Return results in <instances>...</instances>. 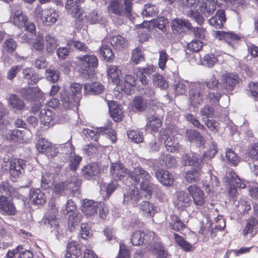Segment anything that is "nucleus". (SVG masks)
I'll return each mask as SVG.
<instances>
[{"label":"nucleus","instance_id":"obj_1","mask_svg":"<svg viewBox=\"0 0 258 258\" xmlns=\"http://www.w3.org/2000/svg\"><path fill=\"white\" fill-rule=\"evenodd\" d=\"M185 165L195 166L185 172V178L186 181L192 183L197 182L201 180L203 173L201 168L203 164V160L193 155H184L182 157Z\"/></svg>","mask_w":258,"mask_h":258},{"label":"nucleus","instance_id":"obj_2","mask_svg":"<svg viewBox=\"0 0 258 258\" xmlns=\"http://www.w3.org/2000/svg\"><path fill=\"white\" fill-rule=\"evenodd\" d=\"M6 113L0 111V134L5 136L6 138L13 142L21 143L27 142L29 138L26 137V133L19 130H9L6 132L7 126L9 121L6 119Z\"/></svg>","mask_w":258,"mask_h":258},{"label":"nucleus","instance_id":"obj_3","mask_svg":"<svg viewBox=\"0 0 258 258\" xmlns=\"http://www.w3.org/2000/svg\"><path fill=\"white\" fill-rule=\"evenodd\" d=\"M2 166L5 171L10 172L14 180H16L23 173L25 164L22 159L10 160L9 158H4Z\"/></svg>","mask_w":258,"mask_h":258},{"label":"nucleus","instance_id":"obj_4","mask_svg":"<svg viewBox=\"0 0 258 258\" xmlns=\"http://www.w3.org/2000/svg\"><path fill=\"white\" fill-rule=\"evenodd\" d=\"M207 92L205 84L201 83H194L189 91V100L190 104L196 107L203 102Z\"/></svg>","mask_w":258,"mask_h":258},{"label":"nucleus","instance_id":"obj_5","mask_svg":"<svg viewBox=\"0 0 258 258\" xmlns=\"http://www.w3.org/2000/svg\"><path fill=\"white\" fill-rule=\"evenodd\" d=\"M81 72L89 77L93 72V69L98 66V59L94 55H85L78 57Z\"/></svg>","mask_w":258,"mask_h":258},{"label":"nucleus","instance_id":"obj_6","mask_svg":"<svg viewBox=\"0 0 258 258\" xmlns=\"http://www.w3.org/2000/svg\"><path fill=\"white\" fill-rule=\"evenodd\" d=\"M84 135L87 138H90L95 141H97L99 136L101 135H108L112 136L111 140L112 142L116 141V137L114 136V132L112 128L110 126L106 127H101L95 130H90L88 128L83 130Z\"/></svg>","mask_w":258,"mask_h":258},{"label":"nucleus","instance_id":"obj_7","mask_svg":"<svg viewBox=\"0 0 258 258\" xmlns=\"http://www.w3.org/2000/svg\"><path fill=\"white\" fill-rule=\"evenodd\" d=\"M188 192L191 197L193 203L197 208L203 207L206 203V197L203 191L196 184L191 185L187 188Z\"/></svg>","mask_w":258,"mask_h":258},{"label":"nucleus","instance_id":"obj_8","mask_svg":"<svg viewBox=\"0 0 258 258\" xmlns=\"http://www.w3.org/2000/svg\"><path fill=\"white\" fill-rule=\"evenodd\" d=\"M149 235L150 237H152V239L154 240V243H149L148 246V249L152 250L153 252L156 255L157 258H166L167 256V251L165 250V247L162 243L158 241L155 233L152 231H149L146 235Z\"/></svg>","mask_w":258,"mask_h":258},{"label":"nucleus","instance_id":"obj_9","mask_svg":"<svg viewBox=\"0 0 258 258\" xmlns=\"http://www.w3.org/2000/svg\"><path fill=\"white\" fill-rule=\"evenodd\" d=\"M22 96L28 101H43L44 94L37 87H28L21 89Z\"/></svg>","mask_w":258,"mask_h":258},{"label":"nucleus","instance_id":"obj_10","mask_svg":"<svg viewBox=\"0 0 258 258\" xmlns=\"http://www.w3.org/2000/svg\"><path fill=\"white\" fill-rule=\"evenodd\" d=\"M36 147L40 153L45 154L48 157L53 158L57 155L58 151L57 149L53 146L50 142L45 139H39Z\"/></svg>","mask_w":258,"mask_h":258},{"label":"nucleus","instance_id":"obj_11","mask_svg":"<svg viewBox=\"0 0 258 258\" xmlns=\"http://www.w3.org/2000/svg\"><path fill=\"white\" fill-rule=\"evenodd\" d=\"M239 80L236 74L225 72L222 79V87L227 91H232L238 83Z\"/></svg>","mask_w":258,"mask_h":258},{"label":"nucleus","instance_id":"obj_12","mask_svg":"<svg viewBox=\"0 0 258 258\" xmlns=\"http://www.w3.org/2000/svg\"><path fill=\"white\" fill-rule=\"evenodd\" d=\"M60 99L63 106L66 109L72 108L78 105L79 97H75L67 90L61 91Z\"/></svg>","mask_w":258,"mask_h":258},{"label":"nucleus","instance_id":"obj_13","mask_svg":"<svg viewBox=\"0 0 258 258\" xmlns=\"http://www.w3.org/2000/svg\"><path fill=\"white\" fill-rule=\"evenodd\" d=\"M0 212L8 215H14L16 213V208L13 203L4 196L0 197Z\"/></svg>","mask_w":258,"mask_h":258},{"label":"nucleus","instance_id":"obj_14","mask_svg":"<svg viewBox=\"0 0 258 258\" xmlns=\"http://www.w3.org/2000/svg\"><path fill=\"white\" fill-rule=\"evenodd\" d=\"M98 208V202L85 199L83 203L82 211L87 217H91L96 214Z\"/></svg>","mask_w":258,"mask_h":258},{"label":"nucleus","instance_id":"obj_15","mask_svg":"<svg viewBox=\"0 0 258 258\" xmlns=\"http://www.w3.org/2000/svg\"><path fill=\"white\" fill-rule=\"evenodd\" d=\"M30 201L35 205H43L46 202V197L39 188L31 189L29 192Z\"/></svg>","mask_w":258,"mask_h":258},{"label":"nucleus","instance_id":"obj_16","mask_svg":"<svg viewBox=\"0 0 258 258\" xmlns=\"http://www.w3.org/2000/svg\"><path fill=\"white\" fill-rule=\"evenodd\" d=\"M191 24L186 19H174L172 21L171 29L174 33H181L191 28Z\"/></svg>","mask_w":258,"mask_h":258},{"label":"nucleus","instance_id":"obj_17","mask_svg":"<svg viewBox=\"0 0 258 258\" xmlns=\"http://www.w3.org/2000/svg\"><path fill=\"white\" fill-rule=\"evenodd\" d=\"M108 105L112 119L115 121L121 120L123 116L121 106L113 101L108 102Z\"/></svg>","mask_w":258,"mask_h":258},{"label":"nucleus","instance_id":"obj_18","mask_svg":"<svg viewBox=\"0 0 258 258\" xmlns=\"http://www.w3.org/2000/svg\"><path fill=\"white\" fill-rule=\"evenodd\" d=\"M215 34L221 39H224L229 45L235 47L236 44L239 40V37L236 34L231 32L217 31Z\"/></svg>","mask_w":258,"mask_h":258},{"label":"nucleus","instance_id":"obj_19","mask_svg":"<svg viewBox=\"0 0 258 258\" xmlns=\"http://www.w3.org/2000/svg\"><path fill=\"white\" fill-rule=\"evenodd\" d=\"M84 89L86 95H97L103 93L104 87L98 82L88 83L84 84Z\"/></svg>","mask_w":258,"mask_h":258},{"label":"nucleus","instance_id":"obj_20","mask_svg":"<svg viewBox=\"0 0 258 258\" xmlns=\"http://www.w3.org/2000/svg\"><path fill=\"white\" fill-rule=\"evenodd\" d=\"M176 199L175 204L178 208L183 209L189 206L191 200L189 193L183 191H179L176 192Z\"/></svg>","mask_w":258,"mask_h":258},{"label":"nucleus","instance_id":"obj_21","mask_svg":"<svg viewBox=\"0 0 258 258\" xmlns=\"http://www.w3.org/2000/svg\"><path fill=\"white\" fill-rule=\"evenodd\" d=\"M155 175L158 181L165 186H170L173 182L174 178L172 175L167 170L158 169Z\"/></svg>","mask_w":258,"mask_h":258},{"label":"nucleus","instance_id":"obj_22","mask_svg":"<svg viewBox=\"0 0 258 258\" xmlns=\"http://www.w3.org/2000/svg\"><path fill=\"white\" fill-rule=\"evenodd\" d=\"M225 22V11L223 10H219L214 16L209 20V24L216 29L221 28Z\"/></svg>","mask_w":258,"mask_h":258},{"label":"nucleus","instance_id":"obj_23","mask_svg":"<svg viewBox=\"0 0 258 258\" xmlns=\"http://www.w3.org/2000/svg\"><path fill=\"white\" fill-rule=\"evenodd\" d=\"M136 85L135 78L132 75H126L122 82L118 85L126 94H131L134 87Z\"/></svg>","mask_w":258,"mask_h":258},{"label":"nucleus","instance_id":"obj_24","mask_svg":"<svg viewBox=\"0 0 258 258\" xmlns=\"http://www.w3.org/2000/svg\"><path fill=\"white\" fill-rule=\"evenodd\" d=\"M107 75L114 84L116 85L120 84V78L122 76V72L120 68L115 66L109 67L107 70Z\"/></svg>","mask_w":258,"mask_h":258},{"label":"nucleus","instance_id":"obj_25","mask_svg":"<svg viewBox=\"0 0 258 258\" xmlns=\"http://www.w3.org/2000/svg\"><path fill=\"white\" fill-rule=\"evenodd\" d=\"M81 254V246L77 242H70L68 243L65 255L66 258H78Z\"/></svg>","mask_w":258,"mask_h":258},{"label":"nucleus","instance_id":"obj_26","mask_svg":"<svg viewBox=\"0 0 258 258\" xmlns=\"http://www.w3.org/2000/svg\"><path fill=\"white\" fill-rule=\"evenodd\" d=\"M27 20V17L21 10H16L11 18L12 23L18 28L25 26Z\"/></svg>","mask_w":258,"mask_h":258},{"label":"nucleus","instance_id":"obj_27","mask_svg":"<svg viewBox=\"0 0 258 258\" xmlns=\"http://www.w3.org/2000/svg\"><path fill=\"white\" fill-rule=\"evenodd\" d=\"M57 212V211L54 207H51V209L46 214L44 222L45 224L49 225L51 228L54 229H56L58 226V221L56 218Z\"/></svg>","mask_w":258,"mask_h":258},{"label":"nucleus","instance_id":"obj_28","mask_svg":"<svg viewBox=\"0 0 258 258\" xmlns=\"http://www.w3.org/2000/svg\"><path fill=\"white\" fill-rule=\"evenodd\" d=\"M110 173L113 178L116 180L120 179L127 174L123 166L117 163H114L111 165Z\"/></svg>","mask_w":258,"mask_h":258},{"label":"nucleus","instance_id":"obj_29","mask_svg":"<svg viewBox=\"0 0 258 258\" xmlns=\"http://www.w3.org/2000/svg\"><path fill=\"white\" fill-rule=\"evenodd\" d=\"M216 9V5L214 0H204L200 4L199 10L203 14L211 15Z\"/></svg>","mask_w":258,"mask_h":258},{"label":"nucleus","instance_id":"obj_30","mask_svg":"<svg viewBox=\"0 0 258 258\" xmlns=\"http://www.w3.org/2000/svg\"><path fill=\"white\" fill-rule=\"evenodd\" d=\"M87 21L91 24H99L105 25L107 22L106 18L101 15L96 11L90 12L87 16Z\"/></svg>","mask_w":258,"mask_h":258},{"label":"nucleus","instance_id":"obj_31","mask_svg":"<svg viewBox=\"0 0 258 258\" xmlns=\"http://www.w3.org/2000/svg\"><path fill=\"white\" fill-rule=\"evenodd\" d=\"M258 222L254 218H249L246 222V225L243 231V234L244 236L248 234H250L251 236L255 235L258 231V228L256 225Z\"/></svg>","mask_w":258,"mask_h":258},{"label":"nucleus","instance_id":"obj_32","mask_svg":"<svg viewBox=\"0 0 258 258\" xmlns=\"http://www.w3.org/2000/svg\"><path fill=\"white\" fill-rule=\"evenodd\" d=\"M186 138L190 142H197L200 146L204 145L205 143V140L204 137L197 131L189 129L185 133Z\"/></svg>","mask_w":258,"mask_h":258},{"label":"nucleus","instance_id":"obj_33","mask_svg":"<svg viewBox=\"0 0 258 258\" xmlns=\"http://www.w3.org/2000/svg\"><path fill=\"white\" fill-rule=\"evenodd\" d=\"M99 171L100 167L97 163L88 164L82 168V172L87 178L97 175Z\"/></svg>","mask_w":258,"mask_h":258},{"label":"nucleus","instance_id":"obj_34","mask_svg":"<svg viewBox=\"0 0 258 258\" xmlns=\"http://www.w3.org/2000/svg\"><path fill=\"white\" fill-rule=\"evenodd\" d=\"M46 50L47 53H52L58 46V43L55 37L50 34L45 37Z\"/></svg>","mask_w":258,"mask_h":258},{"label":"nucleus","instance_id":"obj_35","mask_svg":"<svg viewBox=\"0 0 258 258\" xmlns=\"http://www.w3.org/2000/svg\"><path fill=\"white\" fill-rule=\"evenodd\" d=\"M110 42L112 46L118 49L126 47L127 45V40L120 35L112 36Z\"/></svg>","mask_w":258,"mask_h":258},{"label":"nucleus","instance_id":"obj_36","mask_svg":"<svg viewBox=\"0 0 258 258\" xmlns=\"http://www.w3.org/2000/svg\"><path fill=\"white\" fill-rule=\"evenodd\" d=\"M164 144L167 150L170 152H174L178 150L179 148L177 139L172 135L168 136L164 141Z\"/></svg>","mask_w":258,"mask_h":258},{"label":"nucleus","instance_id":"obj_37","mask_svg":"<svg viewBox=\"0 0 258 258\" xmlns=\"http://www.w3.org/2000/svg\"><path fill=\"white\" fill-rule=\"evenodd\" d=\"M81 2V0H67L65 8L68 13L76 16L80 11L79 4Z\"/></svg>","mask_w":258,"mask_h":258},{"label":"nucleus","instance_id":"obj_38","mask_svg":"<svg viewBox=\"0 0 258 258\" xmlns=\"http://www.w3.org/2000/svg\"><path fill=\"white\" fill-rule=\"evenodd\" d=\"M39 119L41 122L45 125H48L52 121L53 115L51 110L43 108L41 109L39 114Z\"/></svg>","mask_w":258,"mask_h":258},{"label":"nucleus","instance_id":"obj_39","mask_svg":"<svg viewBox=\"0 0 258 258\" xmlns=\"http://www.w3.org/2000/svg\"><path fill=\"white\" fill-rule=\"evenodd\" d=\"M159 162L161 166L171 168L176 164V160L174 157L170 154H162L159 158Z\"/></svg>","mask_w":258,"mask_h":258},{"label":"nucleus","instance_id":"obj_40","mask_svg":"<svg viewBox=\"0 0 258 258\" xmlns=\"http://www.w3.org/2000/svg\"><path fill=\"white\" fill-rule=\"evenodd\" d=\"M58 15L55 10L53 9L44 10V21L50 24L55 23Z\"/></svg>","mask_w":258,"mask_h":258},{"label":"nucleus","instance_id":"obj_41","mask_svg":"<svg viewBox=\"0 0 258 258\" xmlns=\"http://www.w3.org/2000/svg\"><path fill=\"white\" fill-rule=\"evenodd\" d=\"M185 224L176 215L171 216V221L169 222V227L175 231H179L185 228Z\"/></svg>","mask_w":258,"mask_h":258},{"label":"nucleus","instance_id":"obj_42","mask_svg":"<svg viewBox=\"0 0 258 258\" xmlns=\"http://www.w3.org/2000/svg\"><path fill=\"white\" fill-rule=\"evenodd\" d=\"M9 102L11 106L17 110H22L25 108L24 101L16 95L13 94L10 96Z\"/></svg>","mask_w":258,"mask_h":258},{"label":"nucleus","instance_id":"obj_43","mask_svg":"<svg viewBox=\"0 0 258 258\" xmlns=\"http://www.w3.org/2000/svg\"><path fill=\"white\" fill-rule=\"evenodd\" d=\"M144 49L141 47H137L134 49L132 53V61L135 64H138L141 61H144Z\"/></svg>","mask_w":258,"mask_h":258},{"label":"nucleus","instance_id":"obj_44","mask_svg":"<svg viewBox=\"0 0 258 258\" xmlns=\"http://www.w3.org/2000/svg\"><path fill=\"white\" fill-rule=\"evenodd\" d=\"M134 174L130 175L129 174V176L131 177L132 179H134V180L136 182H139L140 181V177H141L142 179V180L141 181V183L140 184L141 187L142 189L144 190L145 187H144V170H143L142 168L141 167H138L137 168H135L134 170Z\"/></svg>","mask_w":258,"mask_h":258},{"label":"nucleus","instance_id":"obj_45","mask_svg":"<svg viewBox=\"0 0 258 258\" xmlns=\"http://www.w3.org/2000/svg\"><path fill=\"white\" fill-rule=\"evenodd\" d=\"M173 235L175 242L184 250L190 251L192 249L191 244L185 240L182 236L177 233H174Z\"/></svg>","mask_w":258,"mask_h":258},{"label":"nucleus","instance_id":"obj_46","mask_svg":"<svg viewBox=\"0 0 258 258\" xmlns=\"http://www.w3.org/2000/svg\"><path fill=\"white\" fill-rule=\"evenodd\" d=\"M145 233L140 230L135 232L132 235L131 241L134 245L138 246L144 243Z\"/></svg>","mask_w":258,"mask_h":258},{"label":"nucleus","instance_id":"obj_47","mask_svg":"<svg viewBox=\"0 0 258 258\" xmlns=\"http://www.w3.org/2000/svg\"><path fill=\"white\" fill-rule=\"evenodd\" d=\"M152 81L155 86H157L161 88L164 89L168 87L167 83L166 82L163 77L159 74L156 73L153 75Z\"/></svg>","mask_w":258,"mask_h":258},{"label":"nucleus","instance_id":"obj_48","mask_svg":"<svg viewBox=\"0 0 258 258\" xmlns=\"http://www.w3.org/2000/svg\"><path fill=\"white\" fill-rule=\"evenodd\" d=\"M53 182V175L51 173L44 172L41 178V186L44 189H47L50 186Z\"/></svg>","mask_w":258,"mask_h":258},{"label":"nucleus","instance_id":"obj_49","mask_svg":"<svg viewBox=\"0 0 258 258\" xmlns=\"http://www.w3.org/2000/svg\"><path fill=\"white\" fill-rule=\"evenodd\" d=\"M100 54L107 61L111 60L113 58V53L110 47L107 45H102L100 48Z\"/></svg>","mask_w":258,"mask_h":258},{"label":"nucleus","instance_id":"obj_50","mask_svg":"<svg viewBox=\"0 0 258 258\" xmlns=\"http://www.w3.org/2000/svg\"><path fill=\"white\" fill-rule=\"evenodd\" d=\"M127 136L130 139L136 143L142 142L144 139L143 133L138 131H130L127 133Z\"/></svg>","mask_w":258,"mask_h":258},{"label":"nucleus","instance_id":"obj_51","mask_svg":"<svg viewBox=\"0 0 258 258\" xmlns=\"http://www.w3.org/2000/svg\"><path fill=\"white\" fill-rule=\"evenodd\" d=\"M109 12L117 15H120L122 11V6L118 0H112L108 7Z\"/></svg>","mask_w":258,"mask_h":258},{"label":"nucleus","instance_id":"obj_52","mask_svg":"<svg viewBox=\"0 0 258 258\" xmlns=\"http://www.w3.org/2000/svg\"><path fill=\"white\" fill-rule=\"evenodd\" d=\"M0 193H6L12 197H16L17 196V191L13 187L10 186L8 183H5L0 185Z\"/></svg>","mask_w":258,"mask_h":258},{"label":"nucleus","instance_id":"obj_53","mask_svg":"<svg viewBox=\"0 0 258 258\" xmlns=\"http://www.w3.org/2000/svg\"><path fill=\"white\" fill-rule=\"evenodd\" d=\"M44 37L42 34L38 33L33 44V48L37 51H42L44 49Z\"/></svg>","mask_w":258,"mask_h":258},{"label":"nucleus","instance_id":"obj_54","mask_svg":"<svg viewBox=\"0 0 258 258\" xmlns=\"http://www.w3.org/2000/svg\"><path fill=\"white\" fill-rule=\"evenodd\" d=\"M247 94L254 98H258V83L250 82L246 87Z\"/></svg>","mask_w":258,"mask_h":258},{"label":"nucleus","instance_id":"obj_55","mask_svg":"<svg viewBox=\"0 0 258 258\" xmlns=\"http://www.w3.org/2000/svg\"><path fill=\"white\" fill-rule=\"evenodd\" d=\"M218 152L217 144L215 142L212 141L209 149L205 151L201 158L208 157L209 158H213ZM202 160V159H201Z\"/></svg>","mask_w":258,"mask_h":258},{"label":"nucleus","instance_id":"obj_56","mask_svg":"<svg viewBox=\"0 0 258 258\" xmlns=\"http://www.w3.org/2000/svg\"><path fill=\"white\" fill-rule=\"evenodd\" d=\"M187 82L181 81H179L174 85V89L175 93L177 95H183L184 94L187 89L186 86Z\"/></svg>","mask_w":258,"mask_h":258},{"label":"nucleus","instance_id":"obj_57","mask_svg":"<svg viewBox=\"0 0 258 258\" xmlns=\"http://www.w3.org/2000/svg\"><path fill=\"white\" fill-rule=\"evenodd\" d=\"M17 42L12 38H9L5 40L4 44V49L8 52H13L17 47Z\"/></svg>","mask_w":258,"mask_h":258},{"label":"nucleus","instance_id":"obj_58","mask_svg":"<svg viewBox=\"0 0 258 258\" xmlns=\"http://www.w3.org/2000/svg\"><path fill=\"white\" fill-rule=\"evenodd\" d=\"M124 202L125 201L128 202L130 201L138 202L141 198V196L139 191L136 189H132L130 194L127 195H124Z\"/></svg>","mask_w":258,"mask_h":258},{"label":"nucleus","instance_id":"obj_59","mask_svg":"<svg viewBox=\"0 0 258 258\" xmlns=\"http://www.w3.org/2000/svg\"><path fill=\"white\" fill-rule=\"evenodd\" d=\"M76 209V206L74 202L72 200H69L67 201L66 206L62 208V211L63 213L66 215L69 213H73L77 212Z\"/></svg>","mask_w":258,"mask_h":258},{"label":"nucleus","instance_id":"obj_60","mask_svg":"<svg viewBox=\"0 0 258 258\" xmlns=\"http://www.w3.org/2000/svg\"><path fill=\"white\" fill-rule=\"evenodd\" d=\"M68 44L70 45L71 47H74L80 51L87 52L89 50L87 46L80 41L71 40L68 42Z\"/></svg>","mask_w":258,"mask_h":258},{"label":"nucleus","instance_id":"obj_61","mask_svg":"<svg viewBox=\"0 0 258 258\" xmlns=\"http://www.w3.org/2000/svg\"><path fill=\"white\" fill-rule=\"evenodd\" d=\"M46 78L48 81L52 83L57 82L59 78V73L54 70H47Z\"/></svg>","mask_w":258,"mask_h":258},{"label":"nucleus","instance_id":"obj_62","mask_svg":"<svg viewBox=\"0 0 258 258\" xmlns=\"http://www.w3.org/2000/svg\"><path fill=\"white\" fill-rule=\"evenodd\" d=\"M226 156L228 161L233 165H237L239 159L238 156L231 149L227 150Z\"/></svg>","mask_w":258,"mask_h":258},{"label":"nucleus","instance_id":"obj_63","mask_svg":"<svg viewBox=\"0 0 258 258\" xmlns=\"http://www.w3.org/2000/svg\"><path fill=\"white\" fill-rule=\"evenodd\" d=\"M217 61L215 55L212 53L205 55L203 59V63L208 67H212Z\"/></svg>","mask_w":258,"mask_h":258},{"label":"nucleus","instance_id":"obj_64","mask_svg":"<svg viewBox=\"0 0 258 258\" xmlns=\"http://www.w3.org/2000/svg\"><path fill=\"white\" fill-rule=\"evenodd\" d=\"M220 97V93H218L215 94L214 92H208V90L207 89V92L206 93L205 98L207 97L208 99V101H209L210 103H211L213 104H216Z\"/></svg>","mask_w":258,"mask_h":258}]
</instances>
